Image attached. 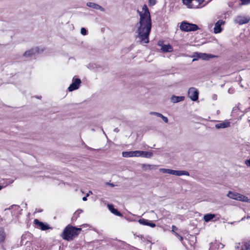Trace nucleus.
Here are the masks:
<instances>
[{
  "label": "nucleus",
  "mask_w": 250,
  "mask_h": 250,
  "mask_svg": "<svg viewBox=\"0 0 250 250\" xmlns=\"http://www.w3.org/2000/svg\"><path fill=\"white\" fill-rule=\"evenodd\" d=\"M250 21V17L249 16H237L235 20L236 23H239L240 25L246 24Z\"/></svg>",
  "instance_id": "nucleus-11"
},
{
  "label": "nucleus",
  "mask_w": 250,
  "mask_h": 250,
  "mask_svg": "<svg viewBox=\"0 0 250 250\" xmlns=\"http://www.w3.org/2000/svg\"><path fill=\"white\" fill-rule=\"evenodd\" d=\"M243 4H248L250 3V0H240Z\"/></svg>",
  "instance_id": "nucleus-31"
},
{
  "label": "nucleus",
  "mask_w": 250,
  "mask_h": 250,
  "mask_svg": "<svg viewBox=\"0 0 250 250\" xmlns=\"http://www.w3.org/2000/svg\"><path fill=\"white\" fill-rule=\"evenodd\" d=\"M122 155L123 157H139V150L130 151H123Z\"/></svg>",
  "instance_id": "nucleus-10"
},
{
  "label": "nucleus",
  "mask_w": 250,
  "mask_h": 250,
  "mask_svg": "<svg viewBox=\"0 0 250 250\" xmlns=\"http://www.w3.org/2000/svg\"><path fill=\"white\" fill-rule=\"evenodd\" d=\"M153 156V153L149 151L139 150V157L150 158Z\"/></svg>",
  "instance_id": "nucleus-18"
},
{
  "label": "nucleus",
  "mask_w": 250,
  "mask_h": 250,
  "mask_svg": "<svg viewBox=\"0 0 250 250\" xmlns=\"http://www.w3.org/2000/svg\"><path fill=\"white\" fill-rule=\"evenodd\" d=\"M39 52V49L38 48H32L29 50L26 51L23 56L27 58H32L35 56V55Z\"/></svg>",
  "instance_id": "nucleus-14"
},
{
  "label": "nucleus",
  "mask_w": 250,
  "mask_h": 250,
  "mask_svg": "<svg viewBox=\"0 0 250 250\" xmlns=\"http://www.w3.org/2000/svg\"><path fill=\"white\" fill-rule=\"evenodd\" d=\"M240 250H250V241L245 242Z\"/></svg>",
  "instance_id": "nucleus-26"
},
{
  "label": "nucleus",
  "mask_w": 250,
  "mask_h": 250,
  "mask_svg": "<svg viewBox=\"0 0 250 250\" xmlns=\"http://www.w3.org/2000/svg\"><path fill=\"white\" fill-rule=\"evenodd\" d=\"M138 222L141 225H145V226H148L151 228H154L156 226V225L154 223H151V222H149L148 220L144 219V218L139 219L138 220Z\"/></svg>",
  "instance_id": "nucleus-15"
},
{
  "label": "nucleus",
  "mask_w": 250,
  "mask_h": 250,
  "mask_svg": "<svg viewBox=\"0 0 250 250\" xmlns=\"http://www.w3.org/2000/svg\"><path fill=\"white\" fill-rule=\"evenodd\" d=\"M88 193L89 194H92V191H89V192H88Z\"/></svg>",
  "instance_id": "nucleus-42"
},
{
  "label": "nucleus",
  "mask_w": 250,
  "mask_h": 250,
  "mask_svg": "<svg viewBox=\"0 0 250 250\" xmlns=\"http://www.w3.org/2000/svg\"><path fill=\"white\" fill-rule=\"evenodd\" d=\"M102 131H103V133L104 134V130H102Z\"/></svg>",
  "instance_id": "nucleus-48"
},
{
  "label": "nucleus",
  "mask_w": 250,
  "mask_h": 250,
  "mask_svg": "<svg viewBox=\"0 0 250 250\" xmlns=\"http://www.w3.org/2000/svg\"><path fill=\"white\" fill-rule=\"evenodd\" d=\"M150 114H152V115H155L157 117H161L163 119L164 122L165 123H167V122H168L167 118L166 117L163 116L162 114H160L159 113L152 112H151Z\"/></svg>",
  "instance_id": "nucleus-24"
},
{
  "label": "nucleus",
  "mask_w": 250,
  "mask_h": 250,
  "mask_svg": "<svg viewBox=\"0 0 250 250\" xmlns=\"http://www.w3.org/2000/svg\"><path fill=\"white\" fill-rule=\"evenodd\" d=\"M106 184L107 185H108V186H110L111 187H114V185L113 183H110L107 182V183H106Z\"/></svg>",
  "instance_id": "nucleus-34"
},
{
  "label": "nucleus",
  "mask_w": 250,
  "mask_h": 250,
  "mask_svg": "<svg viewBox=\"0 0 250 250\" xmlns=\"http://www.w3.org/2000/svg\"><path fill=\"white\" fill-rule=\"evenodd\" d=\"M137 12L140 16V21L137 24L138 35L136 37L140 42L147 43L149 42V35L151 29L150 14L146 4L143 6L142 11L137 10Z\"/></svg>",
  "instance_id": "nucleus-1"
},
{
  "label": "nucleus",
  "mask_w": 250,
  "mask_h": 250,
  "mask_svg": "<svg viewBox=\"0 0 250 250\" xmlns=\"http://www.w3.org/2000/svg\"><path fill=\"white\" fill-rule=\"evenodd\" d=\"M81 230V228L68 225L63 229L62 237L64 240L71 241L80 234Z\"/></svg>",
  "instance_id": "nucleus-2"
},
{
  "label": "nucleus",
  "mask_w": 250,
  "mask_h": 250,
  "mask_svg": "<svg viewBox=\"0 0 250 250\" xmlns=\"http://www.w3.org/2000/svg\"><path fill=\"white\" fill-rule=\"evenodd\" d=\"M157 167V166L154 165H150V164H142V168L143 170L146 171L149 170H151L152 169H156Z\"/></svg>",
  "instance_id": "nucleus-19"
},
{
  "label": "nucleus",
  "mask_w": 250,
  "mask_h": 250,
  "mask_svg": "<svg viewBox=\"0 0 250 250\" xmlns=\"http://www.w3.org/2000/svg\"><path fill=\"white\" fill-rule=\"evenodd\" d=\"M180 29L181 30L185 32H190L197 30L199 29V27L195 24L190 23L184 21L181 22L180 26Z\"/></svg>",
  "instance_id": "nucleus-4"
},
{
  "label": "nucleus",
  "mask_w": 250,
  "mask_h": 250,
  "mask_svg": "<svg viewBox=\"0 0 250 250\" xmlns=\"http://www.w3.org/2000/svg\"><path fill=\"white\" fill-rule=\"evenodd\" d=\"M245 217L242 218L241 220H244L245 219Z\"/></svg>",
  "instance_id": "nucleus-44"
},
{
  "label": "nucleus",
  "mask_w": 250,
  "mask_h": 250,
  "mask_svg": "<svg viewBox=\"0 0 250 250\" xmlns=\"http://www.w3.org/2000/svg\"><path fill=\"white\" fill-rule=\"evenodd\" d=\"M205 0H182L183 3L188 8H199L205 5L201 6Z\"/></svg>",
  "instance_id": "nucleus-3"
},
{
  "label": "nucleus",
  "mask_w": 250,
  "mask_h": 250,
  "mask_svg": "<svg viewBox=\"0 0 250 250\" xmlns=\"http://www.w3.org/2000/svg\"><path fill=\"white\" fill-rule=\"evenodd\" d=\"M214 57V56L211 54L196 52H194L193 54L192 57L194 59L192 60V62L196 61L199 59L208 61Z\"/></svg>",
  "instance_id": "nucleus-6"
},
{
  "label": "nucleus",
  "mask_w": 250,
  "mask_h": 250,
  "mask_svg": "<svg viewBox=\"0 0 250 250\" xmlns=\"http://www.w3.org/2000/svg\"><path fill=\"white\" fill-rule=\"evenodd\" d=\"M81 33L83 35H86L87 34V30L85 28H82L81 30Z\"/></svg>",
  "instance_id": "nucleus-29"
},
{
  "label": "nucleus",
  "mask_w": 250,
  "mask_h": 250,
  "mask_svg": "<svg viewBox=\"0 0 250 250\" xmlns=\"http://www.w3.org/2000/svg\"><path fill=\"white\" fill-rule=\"evenodd\" d=\"M184 99H185V97L182 96H177L173 95L170 98L171 102L173 103H178V102L183 101L184 100Z\"/></svg>",
  "instance_id": "nucleus-20"
},
{
  "label": "nucleus",
  "mask_w": 250,
  "mask_h": 250,
  "mask_svg": "<svg viewBox=\"0 0 250 250\" xmlns=\"http://www.w3.org/2000/svg\"><path fill=\"white\" fill-rule=\"evenodd\" d=\"M83 227H86V226H88V224H84L83 225Z\"/></svg>",
  "instance_id": "nucleus-41"
},
{
  "label": "nucleus",
  "mask_w": 250,
  "mask_h": 250,
  "mask_svg": "<svg viewBox=\"0 0 250 250\" xmlns=\"http://www.w3.org/2000/svg\"><path fill=\"white\" fill-rule=\"evenodd\" d=\"M81 83L82 82L80 79L73 78L72 79V83L68 87V90L69 91H72L78 89L79 88Z\"/></svg>",
  "instance_id": "nucleus-8"
},
{
  "label": "nucleus",
  "mask_w": 250,
  "mask_h": 250,
  "mask_svg": "<svg viewBox=\"0 0 250 250\" xmlns=\"http://www.w3.org/2000/svg\"><path fill=\"white\" fill-rule=\"evenodd\" d=\"M188 96L193 101H196L198 99L199 91L195 87H192L188 89Z\"/></svg>",
  "instance_id": "nucleus-7"
},
{
  "label": "nucleus",
  "mask_w": 250,
  "mask_h": 250,
  "mask_svg": "<svg viewBox=\"0 0 250 250\" xmlns=\"http://www.w3.org/2000/svg\"><path fill=\"white\" fill-rule=\"evenodd\" d=\"M83 212V210L82 209H78L76 211L72 217V220L73 221H76L77 219L79 217L80 214Z\"/></svg>",
  "instance_id": "nucleus-25"
},
{
  "label": "nucleus",
  "mask_w": 250,
  "mask_h": 250,
  "mask_svg": "<svg viewBox=\"0 0 250 250\" xmlns=\"http://www.w3.org/2000/svg\"><path fill=\"white\" fill-rule=\"evenodd\" d=\"M247 218H248H248H250V216H248V217H247Z\"/></svg>",
  "instance_id": "nucleus-46"
},
{
  "label": "nucleus",
  "mask_w": 250,
  "mask_h": 250,
  "mask_svg": "<svg viewBox=\"0 0 250 250\" xmlns=\"http://www.w3.org/2000/svg\"><path fill=\"white\" fill-rule=\"evenodd\" d=\"M227 196L232 199L250 203V198L237 192L229 191Z\"/></svg>",
  "instance_id": "nucleus-5"
},
{
  "label": "nucleus",
  "mask_w": 250,
  "mask_h": 250,
  "mask_svg": "<svg viewBox=\"0 0 250 250\" xmlns=\"http://www.w3.org/2000/svg\"><path fill=\"white\" fill-rule=\"evenodd\" d=\"M2 187L0 185V190L1 189Z\"/></svg>",
  "instance_id": "nucleus-45"
},
{
  "label": "nucleus",
  "mask_w": 250,
  "mask_h": 250,
  "mask_svg": "<svg viewBox=\"0 0 250 250\" xmlns=\"http://www.w3.org/2000/svg\"><path fill=\"white\" fill-rule=\"evenodd\" d=\"M224 24V21L223 20L218 21L215 24L213 28V32L215 34H218L222 31L221 25Z\"/></svg>",
  "instance_id": "nucleus-12"
},
{
  "label": "nucleus",
  "mask_w": 250,
  "mask_h": 250,
  "mask_svg": "<svg viewBox=\"0 0 250 250\" xmlns=\"http://www.w3.org/2000/svg\"><path fill=\"white\" fill-rule=\"evenodd\" d=\"M38 99H41V97H38V96H37L36 97Z\"/></svg>",
  "instance_id": "nucleus-43"
},
{
  "label": "nucleus",
  "mask_w": 250,
  "mask_h": 250,
  "mask_svg": "<svg viewBox=\"0 0 250 250\" xmlns=\"http://www.w3.org/2000/svg\"><path fill=\"white\" fill-rule=\"evenodd\" d=\"M176 230H177V228L176 226L173 225L172 226V230H171V231L175 233V231Z\"/></svg>",
  "instance_id": "nucleus-33"
},
{
  "label": "nucleus",
  "mask_w": 250,
  "mask_h": 250,
  "mask_svg": "<svg viewBox=\"0 0 250 250\" xmlns=\"http://www.w3.org/2000/svg\"><path fill=\"white\" fill-rule=\"evenodd\" d=\"M217 96L216 94H214L212 96V99L214 100H216L217 99Z\"/></svg>",
  "instance_id": "nucleus-36"
},
{
  "label": "nucleus",
  "mask_w": 250,
  "mask_h": 250,
  "mask_svg": "<svg viewBox=\"0 0 250 250\" xmlns=\"http://www.w3.org/2000/svg\"><path fill=\"white\" fill-rule=\"evenodd\" d=\"M83 227H86V226H88V224H84L83 225Z\"/></svg>",
  "instance_id": "nucleus-40"
},
{
  "label": "nucleus",
  "mask_w": 250,
  "mask_h": 250,
  "mask_svg": "<svg viewBox=\"0 0 250 250\" xmlns=\"http://www.w3.org/2000/svg\"><path fill=\"white\" fill-rule=\"evenodd\" d=\"M180 240L181 242H182L183 241V237L180 235V236L178 237Z\"/></svg>",
  "instance_id": "nucleus-37"
},
{
  "label": "nucleus",
  "mask_w": 250,
  "mask_h": 250,
  "mask_svg": "<svg viewBox=\"0 0 250 250\" xmlns=\"http://www.w3.org/2000/svg\"><path fill=\"white\" fill-rule=\"evenodd\" d=\"M88 196H89V194H88V193H87L86 196H85V197H83V201H86V200H87V197H88Z\"/></svg>",
  "instance_id": "nucleus-35"
},
{
  "label": "nucleus",
  "mask_w": 250,
  "mask_h": 250,
  "mask_svg": "<svg viewBox=\"0 0 250 250\" xmlns=\"http://www.w3.org/2000/svg\"><path fill=\"white\" fill-rule=\"evenodd\" d=\"M245 163L248 167H250V158L249 159L246 160Z\"/></svg>",
  "instance_id": "nucleus-32"
},
{
  "label": "nucleus",
  "mask_w": 250,
  "mask_h": 250,
  "mask_svg": "<svg viewBox=\"0 0 250 250\" xmlns=\"http://www.w3.org/2000/svg\"><path fill=\"white\" fill-rule=\"evenodd\" d=\"M34 223L42 230H46L49 229H52V228L49 227L47 223H44L42 222H40L37 219H35L34 220Z\"/></svg>",
  "instance_id": "nucleus-9"
},
{
  "label": "nucleus",
  "mask_w": 250,
  "mask_h": 250,
  "mask_svg": "<svg viewBox=\"0 0 250 250\" xmlns=\"http://www.w3.org/2000/svg\"><path fill=\"white\" fill-rule=\"evenodd\" d=\"M161 50L164 52H170L172 51L173 48L170 44H165L162 46Z\"/></svg>",
  "instance_id": "nucleus-21"
},
{
  "label": "nucleus",
  "mask_w": 250,
  "mask_h": 250,
  "mask_svg": "<svg viewBox=\"0 0 250 250\" xmlns=\"http://www.w3.org/2000/svg\"><path fill=\"white\" fill-rule=\"evenodd\" d=\"M172 175L181 176L183 175L189 176V174L188 172L186 170H176L172 169Z\"/></svg>",
  "instance_id": "nucleus-16"
},
{
  "label": "nucleus",
  "mask_w": 250,
  "mask_h": 250,
  "mask_svg": "<svg viewBox=\"0 0 250 250\" xmlns=\"http://www.w3.org/2000/svg\"><path fill=\"white\" fill-rule=\"evenodd\" d=\"M175 234L178 237H179L180 236V235L176 232H175Z\"/></svg>",
  "instance_id": "nucleus-39"
},
{
  "label": "nucleus",
  "mask_w": 250,
  "mask_h": 250,
  "mask_svg": "<svg viewBox=\"0 0 250 250\" xmlns=\"http://www.w3.org/2000/svg\"><path fill=\"white\" fill-rule=\"evenodd\" d=\"M102 131H103V133L104 134V130H102Z\"/></svg>",
  "instance_id": "nucleus-47"
},
{
  "label": "nucleus",
  "mask_w": 250,
  "mask_h": 250,
  "mask_svg": "<svg viewBox=\"0 0 250 250\" xmlns=\"http://www.w3.org/2000/svg\"><path fill=\"white\" fill-rule=\"evenodd\" d=\"M159 171L163 173H167L172 175V169L162 168L159 169Z\"/></svg>",
  "instance_id": "nucleus-27"
},
{
  "label": "nucleus",
  "mask_w": 250,
  "mask_h": 250,
  "mask_svg": "<svg viewBox=\"0 0 250 250\" xmlns=\"http://www.w3.org/2000/svg\"><path fill=\"white\" fill-rule=\"evenodd\" d=\"M238 108H239V109L241 108V107H238Z\"/></svg>",
  "instance_id": "nucleus-49"
},
{
  "label": "nucleus",
  "mask_w": 250,
  "mask_h": 250,
  "mask_svg": "<svg viewBox=\"0 0 250 250\" xmlns=\"http://www.w3.org/2000/svg\"><path fill=\"white\" fill-rule=\"evenodd\" d=\"M108 208L109 210L113 214L119 216H121L122 214L119 212L116 209L114 208L113 206L112 205H108Z\"/></svg>",
  "instance_id": "nucleus-22"
},
{
  "label": "nucleus",
  "mask_w": 250,
  "mask_h": 250,
  "mask_svg": "<svg viewBox=\"0 0 250 250\" xmlns=\"http://www.w3.org/2000/svg\"><path fill=\"white\" fill-rule=\"evenodd\" d=\"M230 126V123L228 120H225L223 122H219L215 125V127L217 129L226 128Z\"/></svg>",
  "instance_id": "nucleus-13"
},
{
  "label": "nucleus",
  "mask_w": 250,
  "mask_h": 250,
  "mask_svg": "<svg viewBox=\"0 0 250 250\" xmlns=\"http://www.w3.org/2000/svg\"><path fill=\"white\" fill-rule=\"evenodd\" d=\"M149 5H154L156 3V0H148Z\"/></svg>",
  "instance_id": "nucleus-30"
},
{
  "label": "nucleus",
  "mask_w": 250,
  "mask_h": 250,
  "mask_svg": "<svg viewBox=\"0 0 250 250\" xmlns=\"http://www.w3.org/2000/svg\"><path fill=\"white\" fill-rule=\"evenodd\" d=\"M215 215L214 214H207L204 215V220L206 222H208L210 221H211L212 219H213L215 217Z\"/></svg>",
  "instance_id": "nucleus-23"
},
{
  "label": "nucleus",
  "mask_w": 250,
  "mask_h": 250,
  "mask_svg": "<svg viewBox=\"0 0 250 250\" xmlns=\"http://www.w3.org/2000/svg\"><path fill=\"white\" fill-rule=\"evenodd\" d=\"M86 5L87 6H88L90 8H93V9H95L96 10H100L101 11H104V8L103 7H102L100 5L96 4L95 3L89 2L87 3Z\"/></svg>",
  "instance_id": "nucleus-17"
},
{
  "label": "nucleus",
  "mask_w": 250,
  "mask_h": 250,
  "mask_svg": "<svg viewBox=\"0 0 250 250\" xmlns=\"http://www.w3.org/2000/svg\"><path fill=\"white\" fill-rule=\"evenodd\" d=\"M5 237V234L2 229H0V243L3 241Z\"/></svg>",
  "instance_id": "nucleus-28"
},
{
  "label": "nucleus",
  "mask_w": 250,
  "mask_h": 250,
  "mask_svg": "<svg viewBox=\"0 0 250 250\" xmlns=\"http://www.w3.org/2000/svg\"><path fill=\"white\" fill-rule=\"evenodd\" d=\"M114 131L115 132H118L119 131V129L118 128H116L114 129Z\"/></svg>",
  "instance_id": "nucleus-38"
}]
</instances>
